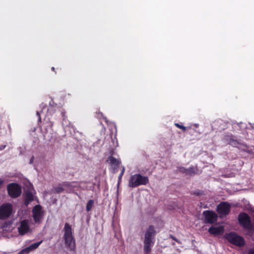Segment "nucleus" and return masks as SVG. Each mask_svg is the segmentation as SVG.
<instances>
[{
    "mask_svg": "<svg viewBox=\"0 0 254 254\" xmlns=\"http://www.w3.org/2000/svg\"><path fill=\"white\" fill-rule=\"evenodd\" d=\"M63 239L65 246L70 251H74L75 248V241L73 235L71 226L67 223H65L64 229Z\"/></svg>",
    "mask_w": 254,
    "mask_h": 254,
    "instance_id": "obj_1",
    "label": "nucleus"
},
{
    "mask_svg": "<svg viewBox=\"0 0 254 254\" xmlns=\"http://www.w3.org/2000/svg\"><path fill=\"white\" fill-rule=\"evenodd\" d=\"M240 225L250 233H254V226L252 224L250 217L245 212L241 213L238 216Z\"/></svg>",
    "mask_w": 254,
    "mask_h": 254,
    "instance_id": "obj_2",
    "label": "nucleus"
},
{
    "mask_svg": "<svg viewBox=\"0 0 254 254\" xmlns=\"http://www.w3.org/2000/svg\"><path fill=\"white\" fill-rule=\"evenodd\" d=\"M149 183L147 177L136 174L130 176L128 182V186L131 188H136L141 185H146Z\"/></svg>",
    "mask_w": 254,
    "mask_h": 254,
    "instance_id": "obj_3",
    "label": "nucleus"
},
{
    "mask_svg": "<svg viewBox=\"0 0 254 254\" xmlns=\"http://www.w3.org/2000/svg\"><path fill=\"white\" fill-rule=\"evenodd\" d=\"M225 238L230 243L239 247L244 246L246 243L244 238L236 232L226 233Z\"/></svg>",
    "mask_w": 254,
    "mask_h": 254,
    "instance_id": "obj_4",
    "label": "nucleus"
},
{
    "mask_svg": "<svg viewBox=\"0 0 254 254\" xmlns=\"http://www.w3.org/2000/svg\"><path fill=\"white\" fill-rule=\"evenodd\" d=\"M7 190L8 195L12 198L19 197L22 192L21 186L15 183L8 184L7 186Z\"/></svg>",
    "mask_w": 254,
    "mask_h": 254,
    "instance_id": "obj_5",
    "label": "nucleus"
},
{
    "mask_svg": "<svg viewBox=\"0 0 254 254\" xmlns=\"http://www.w3.org/2000/svg\"><path fill=\"white\" fill-rule=\"evenodd\" d=\"M12 205L10 203H3L0 206V219L4 220L11 215L12 213Z\"/></svg>",
    "mask_w": 254,
    "mask_h": 254,
    "instance_id": "obj_6",
    "label": "nucleus"
},
{
    "mask_svg": "<svg viewBox=\"0 0 254 254\" xmlns=\"http://www.w3.org/2000/svg\"><path fill=\"white\" fill-rule=\"evenodd\" d=\"M32 217L35 223H40L43 219L44 213L40 205H35L32 211Z\"/></svg>",
    "mask_w": 254,
    "mask_h": 254,
    "instance_id": "obj_7",
    "label": "nucleus"
},
{
    "mask_svg": "<svg viewBox=\"0 0 254 254\" xmlns=\"http://www.w3.org/2000/svg\"><path fill=\"white\" fill-rule=\"evenodd\" d=\"M223 139L229 144L242 149L243 150H246L245 148L247 146L244 144H241L235 137L231 134H226L224 136Z\"/></svg>",
    "mask_w": 254,
    "mask_h": 254,
    "instance_id": "obj_8",
    "label": "nucleus"
},
{
    "mask_svg": "<svg viewBox=\"0 0 254 254\" xmlns=\"http://www.w3.org/2000/svg\"><path fill=\"white\" fill-rule=\"evenodd\" d=\"M18 232L21 235H24L30 230L29 220L24 219L19 222V226L17 227Z\"/></svg>",
    "mask_w": 254,
    "mask_h": 254,
    "instance_id": "obj_9",
    "label": "nucleus"
},
{
    "mask_svg": "<svg viewBox=\"0 0 254 254\" xmlns=\"http://www.w3.org/2000/svg\"><path fill=\"white\" fill-rule=\"evenodd\" d=\"M111 168L114 173H116L118 171L121 161L119 159H116L112 156V154L108 158L107 160Z\"/></svg>",
    "mask_w": 254,
    "mask_h": 254,
    "instance_id": "obj_10",
    "label": "nucleus"
},
{
    "mask_svg": "<svg viewBox=\"0 0 254 254\" xmlns=\"http://www.w3.org/2000/svg\"><path fill=\"white\" fill-rule=\"evenodd\" d=\"M203 214L205 217V221L206 223L212 224L217 220V215L212 211H204Z\"/></svg>",
    "mask_w": 254,
    "mask_h": 254,
    "instance_id": "obj_11",
    "label": "nucleus"
},
{
    "mask_svg": "<svg viewBox=\"0 0 254 254\" xmlns=\"http://www.w3.org/2000/svg\"><path fill=\"white\" fill-rule=\"evenodd\" d=\"M230 205L227 202H222L217 207V211L220 215H227L230 210Z\"/></svg>",
    "mask_w": 254,
    "mask_h": 254,
    "instance_id": "obj_12",
    "label": "nucleus"
},
{
    "mask_svg": "<svg viewBox=\"0 0 254 254\" xmlns=\"http://www.w3.org/2000/svg\"><path fill=\"white\" fill-rule=\"evenodd\" d=\"M155 233L154 227L153 225H150L145 232L144 241H153Z\"/></svg>",
    "mask_w": 254,
    "mask_h": 254,
    "instance_id": "obj_13",
    "label": "nucleus"
},
{
    "mask_svg": "<svg viewBox=\"0 0 254 254\" xmlns=\"http://www.w3.org/2000/svg\"><path fill=\"white\" fill-rule=\"evenodd\" d=\"M42 243V241H39L38 242L34 243L29 247H27L22 250H21L19 252V254H29L30 252L36 249Z\"/></svg>",
    "mask_w": 254,
    "mask_h": 254,
    "instance_id": "obj_14",
    "label": "nucleus"
},
{
    "mask_svg": "<svg viewBox=\"0 0 254 254\" xmlns=\"http://www.w3.org/2000/svg\"><path fill=\"white\" fill-rule=\"evenodd\" d=\"M154 245L153 241H144V247L143 250L144 254H149L152 246Z\"/></svg>",
    "mask_w": 254,
    "mask_h": 254,
    "instance_id": "obj_15",
    "label": "nucleus"
},
{
    "mask_svg": "<svg viewBox=\"0 0 254 254\" xmlns=\"http://www.w3.org/2000/svg\"><path fill=\"white\" fill-rule=\"evenodd\" d=\"M25 204L28 205L30 202L34 200V196L32 192L30 190H27L24 192Z\"/></svg>",
    "mask_w": 254,
    "mask_h": 254,
    "instance_id": "obj_16",
    "label": "nucleus"
},
{
    "mask_svg": "<svg viewBox=\"0 0 254 254\" xmlns=\"http://www.w3.org/2000/svg\"><path fill=\"white\" fill-rule=\"evenodd\" d=\"M223 229L221 227L211 226L208 229V232L213 235H219L223 232Z\"/></svg>",
    "mask_w": 254,
    "mask_h": 254,
    "instance_id": "obj_17",
    "label": "nucleus"
},
{
    "mask_svg": "<svg viewBox=\"0 0 254 254\" xmlns=\"http://www.w3.org/2000/svg\"><path fill=\"white\" fill-rule=\"evenodd\" d=\"M62 117H63V121H62V126L64 127H69L70 125V123L69 121L66 119V117L65 116V113L64 112L61 113Z\"/></svg>",
    "mask_w": 254,
    "mask_h": 254,
    "instance_id": "obj_18",
    "label": "nucleus"
},
{
    "mask_svg": "<svg viewBox=\"0 0 254 254\" xmlns=\"http://www.w3.org/2000/svg\"><path fill=\"white\" fill-rule=\"evenodd\" d=\"M46 105L44 103H42L40 105V108H41L42 110L40 112L37 111L36 112V115L38 117V121L41 122V118L40 117V115L44 113V109H45L46 108Z\"/></svg>",
    "mask_w": 254,
    "mask_h": 254,
    "instance_id": "obj_19",
    "label": "nucleus"
},
{
    "mask_svg": "<svg viewBox=\"0 0 254 254\" xmlns=\"http://www.w3.org/2000/svg\"><path fill=\"white\" fill-rule=\"evenodd\" d=\"M196 168L194 167H190L188 169H187V175H193L196 173Z\"/></svg>",
    "mask_w": 254,
    "mask_h": 254,
    "instance_id": "obj_20",
    "label": "nucleus"
},
{
    "mask_svg": "<svg viewBox=\"0 0 254 254\" xmlns=\"http://www.w3.org/2000/svg\"><path fill=\"white\" fill-rule=\"evenodd\" d=\"M94 204V200L93 199H90L87 203L86 208L87 211H90Z\"/></svg>",
    "mask_w": 254,
    "mask_h": 254,
    "instance_id": "obj_21",
    "label": "nucleus"
},
{
    "mask_svg": "<svg viewBox=\"0 0 254 254\" xmlns=\"http://www.w3.org/2000/svg\"><path fill=\"white\" fill-rule=\"evenodd\" d=\"M64 189L63 187L59 186L55 187L54 189V190L56 193H61L64 191Z\"/></svg>",
    "mask_w": 254,
    "mask_h": 254,
    "instance_id": "obj_22",
    "label": "nucleus"
},
{
    "mask_svg": "<svg viewBox=\"0 0 254 254\" xmlns=\"http://www.w3.org/2000/svg\"><path fill=\"white\" fill-rule=\"evenodd\" d=\"M125 167H123V169H122V172H121L120 175L119 176V177H118V184L120 183V182L121 181V179L122 178V177L124 175V172H125Z\"/></svg>",
    "mask_w": 254,
    "mask_h": 254,
    "instance_id": "obj_23",
    "label": "nucleus"
},
{
    "mask_svg": "<svg viewBox=\"0 0 254 254\" xmlns=\"http://www.w3.org/2000/svg\"><path fill=\"white\" fill-rule=\"evenodd\" d=\"M97 118H101V117H102L105 120L106 123L108 124V121L107 120V119L106 117L103 116V115L102 113H100V112L97 113Z\"/></svg>",
    "mask_w": 254,
    "mask_h": 254,
    "instance_id": "obj_24",
    "label": "nucleus"
},
{
    "mask_svg": "<svg viewBox=\"0 0 254 254\" xmlns=\"http://www.w3.org/2000/svg\"><path fill=\"white\" fill-rule=\"evenodd\" d=\"M178 171L180 172H181V173H185L186 175L187 169L185 168L184 167H178Z\"/></svg>",
    "mask_w": 254,
    "mask_h": 254,
    "instance_id": "obj_25",
    "label": "nucleus"
},
{
    "mask_svg": "<svg viewBox=\"0 0 254 254\" xmlns=\"http://www.w3.org/2000/svg\"><path fill=\"white\" fill-rule=\"evenodd\" d=\"M175 125L178 128L182 129L184 131H185L186 130V127H184L183 125H181L178 123H175Z\"/></svg>",
    "mask_w": 254,
    "mask_h": 254,
    "instance_id": "obj_26",
    "label": "nucleus"
},
{
    "mask_svg": "<svg viewBox=\"0 0 254 254\" xmlns=\"http://www.w3.org/2000/svg\"><path fill=\"white\" fill-rule=\"evenodd\" d=\"M34 160V157L33 156L31 157V158L30 159L29 164H32L33 163Z\"/></svg>",
    "mask_w": 254,
    "mask_h": 254,
    "instance_id": "obj_27",
    "label": "nucleus"
},
{
    "mask_svg": "<svg viewBox=\"0 0 254 254\" xmlns=\"http://www.w3.org/2000/svg\"><path fill=\"white\" fill-rule=\"evenodd\" d=\"M249 254H254V249L250 250Z\"/></svg>",
    "mask_w": 254,
    "mask_h": 254,
    "instance_id": "obj_28",
    "label": "nucleus"
},
{
    "mask_svg": "<svg viewBox=\"0 0 254 254\" xmlns=\"http://www.w3.org/2000/svg\"><path fill=\"white\" fill-rule=\"evenodd\" d=\"M172 238L174 240L176 241V242H178V240H177V239L175 237H173V236H172Z\"/></svg>",
    "mask_w": 254,
    "mask_h": 254,
    "instance_id": "obj_29",
    "label": "nucleus"
},
{
    "mask_svg": "<svg viewBox=\"0 0 254 254\" xmlns=\"http://www.w3.org/2000/svg\"><path fill=\"white\" fill-rule=\"evenodd\" d=\"M200 204H201V205H200V207H203V208H206V205H203V206H202V203H200Z\"/></svg>",
    "mask_w": 254,
    "mask_h": 254,
    "instance_id": "obj_30",
    "label": "nucleus"
},
{
    "mask_svg": "<svg viewBox=\"0 0 254 254\" xmlns=\"http://www.w3.org/2000/svg\"><path fill=\"white\" fill-rule=\"evenodd\" d=\"M5 146H1L0 147V150H2V149H3L4 148H5Z\"/></svg>",
    "mask_w": 254,
    "mask_h": 254,
    "instance_id": "obj_31",
    "label": "nucleus"
},
{
    "mask_svg": "<svg viewBox=\"0 0 254 254\" xmlns=\"http://www.w3.org/2000/svg\"><path fill=\"white\" fill-rule=\"evenodd\" d=\"M52 70H53V71H54V70H55V68H54V67H52Z\"/></svg>",
    "mask_w": 254,
    "mask_h": 254,
    "instance_id": "obj_32",
    "label": "nucleus"
},
{
    "mask_svg": "<svg viewBox=\"0 0 254 254\" xmlns=\"http://www.w3.org/2000/svg\"><path fill=\"white\" fill-rule=\"evenodd\" d=\"M239 124H242V122H240V123L238 124V125L239 126Z\"/></svg>",
    "mask_w": 254,
    "mask_h": 254,
    "instance_id": "obj_33",
    "label": "nucleus"
},
{
    "mask_svg": "<svg viewBox=\"0 0 254 254\" xmlns=\"http://www.w3.org/2000/svg\"><path fill=\"white\" fill-rule=\"evenodd\" d=\"M252 128L254 129V127L253 126L252 127Z\"/></svg>",
    "mask_w": 254,
    "mask_h": 254,
    "instance_id": "obj_34",
    "label": "nucleus"
}]
</instances>
